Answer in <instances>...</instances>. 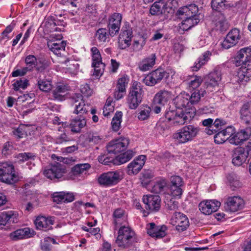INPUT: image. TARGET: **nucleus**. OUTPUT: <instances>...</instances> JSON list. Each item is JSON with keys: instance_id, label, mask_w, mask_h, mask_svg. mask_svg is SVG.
Masks as SVG:
<instances>
[{"instance_id": "4468645a", "label": "nucleus", "mask_w": 251, "mask_h": 251, "mask_svg": "<svg viewBox=\"0 0 251 251\" xmlns=\"http://www.w3.org/2000/svg\"><path fill=\"white\" fill-rule=\"evenodd\" d=\"M143 201L146 205L145 208L151 212L158 211L160 208L161 200L158 195L144 196Z\"/></svg>"}, {"instance_id": "39448f33", "label": "nucleus", "mask_w": 251, "mask_h": 251, "mask_svg": "<svg viewBox=\"0 0 251 251\" xmlns=\"http://www.w3.org/2000/svg\"><path fill=\"white\" fill-rule=\"evenodd\" d=\"M171 223L176 226V229L179 232L186 230L189 226V221L186 215L180 212H175L171 219Z\"/></svg>"}, {"instance_id": "0e129e2a", "label": "nucleus", "mask_w": 251, "mask_h": 251, "mask_svg": "<svg viewBox=\"0 0 251 251\" xmlns=\"http://www.w3.org/2000/svg\"><path fill=\"white\" fill-rule=\"evenodd\" d=\"M133 37L132 30L130 27L129 24H126L123 27L121 30V33H120L119 37Z\"/></svg>"}, {"instance_id": "aec40b11", "label": "nucleus", "mask_w": 251, "mask_h": 251, "mask_svg": "<svg viewBox=\"0 0 251 251\" xmlns=\"http://www.w3.org/2000/svg\"><path fill=\"white\" fill-rule=\"evenodd\" d=\"M146 158L145 155H140L130 163L127 168L128 174L129 175L137 174L144 165Z\"/></svg>"}, {"instance_id": "393cba45", "label": "nucleus", "mask_w": 251, "mask_h": 251, "mask_svg": "<svg viewBox=\"0 0 251 251\" xmlns=\"http://www.w3.org/2000/svg\"><path fill=\"white\" fill-rule=\"evenodd\" d=\"M128 82L127 76H124L118 79L114 95L116 100L122 99L126 92V87Z\"/></svg>"}, {"instance_id": "2f4dec72", "label": "nucleus", "mask_w": 251, "mask_h": 251, "mask_svg": "<svg viewBox=\"0 0 251 251\" xmlns=\"http://www.w3.org/2000/svg\"><path fill=\"white\" fill-rule=\"evenodd\" d=\"M180 28L183 30H188L200 22V17L192 18L184 16Z\"/></svg>"}, {"instance_id": "79ce46f5", "label": "nucleus", "mask_w": 251, "mask_h": 251, "mask_svg": "<svg viewBox=\"0 0 251 251\" xmlns=\"http://www.w3.org/2000/svg\"><path fill=\"white\" fill-rule=\"evenodd\" d=\"M175 101L176 103V107L179 110H182V108H185L190 102L188 97L185 96V95L177 96L175 100Z\"/></svg>"}, {"instance_id": "6e6d98bb", "label": "nucleus", "mask_w": 251, "mask_h": 251, "mask_svg": "<svg viewBox=\"0 0 251 251\" xmlns=\"http://www.w3.org/2000/svg\"><path fill=\"white\" fill-rule=\"evenodd\" d=\"M174 9L167 3L166 5L163 4L161 15L164 16V19H167L174 14Z\"/></svg>"}, {"instance_id": "9d476101", "label": "nucleus", "mask_w": 251, "mask_h": 251, "mask_svg": "<svg viewBox=\"0 0 251 251\" xmlns=\"http://www.w3.org/2000/svg\"><path fill=\"white\" fill-rule=\"evenodd\" d=\"M120 180V174L117 172L103 173L98 178L99 183L103 186L115 185L119 182Z\"/></svg>"}, {"instance_id": "c03bdc74", "label": "nucleus", "mask_w": 251, "mask_h": 251, "mask_svg": "<svg viewBox=\"0 0 251 251\" xmlns=\"http://www.w3.org/2000/svg\"><path fill=\"white\" fill-rule=\"evenodd\" d=\"M153 175L151 171H145L141 174L140 180L143 187H147L151 182V179L153 177Z\"/></svg>"}, {"instance_id": "dca6fc26", "label": "nucleus", "mask_w": 251, "mask_h": 251, "mask_svg": "<svg viewBox=\"0 0 251 251\" xmlns=\"http://www.w3.org/2000/svg\"><path fill=\"white\" fill-rule=\"evenodd\" d=\"M221 205V202L215 200H206L201 202L199 207L200 210L205 215H210L216 211Z\"/></svg>"}, {"instance_id": "b1692460", "label": "nucleus", "mask_w": 251, "mask_h": 251, "mask_svg": "<svg viewBox=\"0 0 251 251\" xmlns=\"http://www.w3.org/2000/svg\"><path fill=\"white\" fill-rule=\"evenodd\" d=\"M248 156V153L243 147L237 148L233 154L232 163L234 165L240 166L246 161Z\"/></svg>"}, {"instance_id": "5701e85b", "label": "nucleus", "mask_w": 251, "mask_h": 251, "mask_svg": "<svg viewBox=\"0 0 251 251\" xmlns=\"http://www.w3.org/2000/svg\"><path fill=\"white\" fill-rule=\"evenodd\" d=\"M53 224L54 220L52 217L38 216L35 221L37 228L45 231L51 229Z\"/></svg>"}, {"instance_id": "0eeeda50", "label": "nucleus", "mask_w": 251, "mask_h": 251, "mask_svg": "<svg viewBox=\"0 0 251 251\" xmlns=\"http://www.w3.org/2000/svg\"><path fill=\"white\" fill-rule=\"evenodd\" d=\"M71 100L73 105L75 106L74 113L82 117L88 112L90 105L85 103L82 95L75 94L72 97Z\"/></svg>"}, {"instance_id": "4c0bfd02", "label": "nucleus", "mask_w": 251, "mask_h": 251, "mask_svg": "<svg viewBox=\"0 0 251 251\" xmlns=\"http://www.w3.org/2000/svg\"><path fill=\"white\" fill-rule=\"evenodd\" d=\"M114 218V224L115 226L120 225L123 224L124 221L126 220V215L125 211L121 208H118L115 210L113 214Z\"/></svg>"}, {"instance_id": "603ef678", "label": "nucleus", "mask_w": 251, "mask_h": 251, "mask_svg": "<svg viewBox=\"0 0 251 251\" xmlns=\"http://www.w3.org/2000/svg\"><path fill=\"white\" fill-rule=\"evenodd\" d=\"M151 112V108L146 105L140 110L138 113V118L141 121L146 120L149 118Z\"/></svg>"}, {"instance_id": "09e8293b", "label": "nucleus", "mask_w": 251, "mask_h": 251, "mask_svg": "<svg viewBox=\"0 0 251 251\" xmlns=\"http://www.w3.org/2000/svg\"><path fill=\"white\" fill-rule=\"evenodd\" d=\"M28 79L22 78L19 80H17L13 84V89L15 91L19 90L20 88L25 89L29 85Z\"/></svg>"}, {"instance_id": "7c9ffc66", "label": "nucleus", "mask_w": 251, "mask_h": 251, "mask_svg": "<svg viewBox=\"0 0 251 251\" xmlns=\"http://www.w3.org/2000/svg\"><path fill=\"white\" fill-rule=\"evenodd\" d=\"M66 42L64 41H57L56 42H50L48 43V46L55 54L61 55V52L65 50Z\"/></svg>"}, {"instance_id": "e2e57ef3", "label": "nucleus", "mask_w": 251, "mask_h": 251, "mask_svg": "<svg viewBox=\"0 0 251 251\" xmlns=\"http://www.w3.org/2000/svg\"><path fill=\"white\" fill-rule=\"evenodd\" d=\"M224 132L221 130L218 131L214 136V141L216 144H220L226 142L228 139L227 137L225 135Z\"/></svg>"}, {"instance_id": "f3484780", "label": "nucleus", "mask_w": 251, "mask_h": 251, "mask_svg": "<svg viewBox=\"0 0 251 251\" xmlns=\"http://www.w3.org/2000/svg\"><path fill=\"white\" fill-rule=\"evenodd\" d=\"M251 58V48L246 47L241 49L234 57V64L236 66L244 67L248 61Z\"/></svg>"}, {"instance_id": "58836bf2", "label": "nucleus", "mask_w": 251, "mask_h": 251, "mask_svg": "<svg viewBox=\"0 0 251 251\" xmlns=\"http://www.w3.org/2000/svg\"><path fill=\"white\" fill-rule=\"evenodd\" d=\"M90 167V165L88 163L77 164L72 168L71 176L72 175L74 176L80 175L84 172L89 169Z\"/></svg>"}, {"instance_id": "ea45409f", "label": "nucleus", "mask_w": 251, "mask_h": 251, "mask_svg": "<svg viewBox=\"0 0 251 251\" xmlns=\"http://www.w3.org/2000/svg\"><path fill=\"white\" fill-rule=\"evenodd\" d=\"M167 182L165 179L161 178L156 181L152 187V192L156 194H160L164 191L167 186Z\"/></svg>"}, {"instance_id": "473e14b6", "label": "nucleus", "mask_w": 251, "mask_h": 251, "mask_svg": "<svg viewBox=\"0 0 251 251\" xmlns=\"http://www.w3.org/2000/svg\"><path fill=\"white\" fill-rule=\"evenodd\" d=\"M206 94L205 90L200 88V89H196L195 90H192L191 94H186L185 96L188 97L190 102L192 104H194L198 103L201 97H204Z\"/></svg>"}, {"instance_id": "338daca9", "label": "nucleus", "mask_w": 251, "mask_h": 251, "mask_svg": "<svg viewBox=\"0 0 251 251\" xmlns=\"http://www.w3.org/2000/svg\"><path fill=\"white\" fill-rule=\"evenodd\" d=\"M158 227L159 226H156L155 224L153 223H150L147 225V226L146 227L147 233L150 236L152 237H154L155 234L157 232Z\"/></svg>"}, {"instance_id": "13d9d810", "label": "nucleus", "mask_w": 251, "mask_h": 251, "mask_svg": "<svg viewBox=\"0 0 251 251\" xmlns=\"http://www.w3.org/2000/svg\"><path fill=\"white\" fill-rule=\"evenodd\" d=\"M25 129L26 127L24 125H20L17 129L13 131V133L18 139L23 138L27 135Z\"/></svg>"}, {"instance_id": "2eb2a0df", "label": "nucleus", "mask_w": 251, "mask_h": 251, "mask_svg": "<svg viewBox=\"0 0 251 251\" xmlns=\"http://www.w3.org/2000/svg\"><path fill=\"white\" fill-rule=\"evenodd\" d=\"M221 79V72L218 71H214L205 77V86L208 91L212 92L214 88L218 86Z\"/></svg>"}, {"instance_id": "4be33fe9", "label": "nucleus", "mask_w": 251, "mask_h": 251, "mask_svg": "<svg viewBox=\"0 0 251 251\" xmlns=\"http://www.w3.org/2000/svg\"><path fill=\"white\" fill-rule=\"evenodd\" d=\"M134 232L129 227L126 226H121L118 231V235L117 237V242L119 244H120V245L124 246L126 245L127 242H124L125 244H123L122 239L124 238H126V240H128L129 241H134Z\"/></svg>"}, {"instance_id": "c756f323", "label": "nucleus", "mask_w": 251, "mask_h": 251, "mask_svg": "<svg viewBox=\"0 0 251 251\" xmlns=\"http://www.w3.org/2000/svg\"><path fill=\"white\" fill-rule=\"evenodd\" d=\"M31 231L33 232V231H31L28 227L19 229L11 232L9 235V237L10 239L13 240H17L25 238H27L31 236V235L32 234Z\"/></svg>"}, {"instance_id": "4d7b16f0", "label": "nucleus", "mask_w": 251, "mask_h": 251, "mask_svg": "<svg viewBox=\"0 0 251 251\" xmlns=\"http://www.w3.org/2000/svg\"><path fill=\"white\" fill-rule=\"evenodd\" d=\"M56 24L55 19L53 16H49L46 19L45 26L48 28V30L51 31L52 30H56Z\"/></svg>"}, {"instance_id": "f704fd0d", "label": "nucleus", "mask_w": 251, "mask_h": 251, "mask_svg": "<svg viewBox=\"0 0 251 251\" xmlns=\"http://www.w3.org/2000/svg\"><path fill=\"white\" fill-rule=\"evenodd\" d=\"M134 155V152L132 150H127L126 152L115 157V165H119L126 163L130 160Z\"/></svg>"}, {"instance_id": "a19ab883", "label": "nucleus", "mask_w": 251, "mask_h": 251, "mask_svg": "<svg viewBox=\"0 0 251 251\" xmlns=\"http://www.w3.org/2000/svg\"><path fill=\"white\" fill-rule=\"evenodd\" d=\"M209 54V51H207L204 53L202 56L200 57L197 61L195 62V65L192 67V70L193 71H198L208 60Z\"/></svg>"}, {"instance_id": "cd10ccee", "label": "nucleus", "mask_w": 251, "mask_h": 251, "mask_svg": "<svg viewBox=\"0 0 251 251\" xmlns=\"http://www.w3.org/2000/svg\"><path fill=\"white\" fill-rule=\"evenodd\" d=\"M52 198L53 201L58 203L60 202H70L75 199V196L73 193L64 192L54 193Z\"/></svg>"}, {"instance_id": "1a4fd4ad", "label": "nucleus", "mask_w": 251, "mask_h": 251, "mask_svg": "<svg viewBox=\"0 0 251 251\" xmlns=\"http://www.w3.org/2000/svg\"><path fill=\"white\" fill-rule=\"evenodd\" d=\"M244 205V201L241 197H229L224 203V208L226 211L235 212L243 209Z\"/></svg>"}, {"instance_id": "c85d7f7f", "label": "nucleus", "mask_w": 251, "mask_h": 251, "mask_svg": "<svg viewBox=\"0 0 251 251\" xmlns=\"http://www.w3.org/2000/svg\"><path fill=\"white\" fill-rule=\"evenodd\" d=\"M211 4L212 9L216 11V12H219L222 10L229 9L236 6V4L229 3L226 0H212Z\"/></svg>"}, {"instance_id": "8fccbe9b", "label": "nucleus", "mask_w": 251, "mask_h": 251, "mask_svg": "<svg viewBox=\"0 0 251 251\" xmlns=\"http://www.w3.org/2000/svg\"><path fill=\"white\" fill-rule=\"evenodd\" d=\"M38 87L43 92H48L51 89L52 86L50 80L39 79L38 80Z\"/></svg>"}, {"instance_id": "680f3d73", "label": "nucleus", "mask_w": 251, "mask_h": 251, "mask_svg": "<svg viewBox=\"0 0 251 251\" xmlns=\"http://www.w3.org/2000/svg\"><path fill=\"white\" fill-rule=\"evenodd\" d=\"M181 110L183 111V116H184L186 122L190 121L195 116V111L193 109L185 108L184 110L182 109Z\"/></svg>"}, {"instance_id": "3c124183", "label": "nucleus", "mask_w": 251, "mask_h": 251, "mask_svg": "<svg viewBox=\"0 0 251 251\" xmlns=\"http://www.w3.org/2000/svg\"><path fill=\"white\" fill-rule=\"evenodd\" d=\"M25 63L27 66L26 68L31 71L37 64V59L33 55H29L25 59Z\"/></svg>"}, {"instance_id": "bb28decb", "label": "nucleus", "mask_w": 251, "mask_h": 251, "mask_svg": "<svg viewBox=\"0 0 251 251\" xmlns=\"http://www.w3.org/2000/svg\"><path fill=\"white\" fill-rule=\"evenodd\" d=\"M86 125V120L84 116H79L72 119L70 124L71 130L74 133H79L81 129Z\"/></svg>"}, {"instance_id": "5fc2aeb1", "label": "nucleus", "mask_w": 251, "mask_h": 251, "mask_svg": "<svg viewBox=\"0 0 251 251\" xmlns=\"http://www.w3.org/2000/svg\"><path fill=\"white\" fill-rule=\"evenodd\" d=\"M17 158L19 162H24L28 160H34L35 155L31 152H24L18 154Z\"/></svg>"}, {"instance_id": "423d86ee", "label": "nucleus", "mask_w": 251, "mask_h": 251, "mask_svg": "<svg viewBox=\"0 0 251 251\" xmlns=\"http://www.w3.org/2000/svg\"><path fill=\"white\" fill-rule=\"evenodd\" d=\"M169 74L161 69L152 71L144 79V82L148 86H152L159 83L163 78H167Z\"/></svg>"}, {"instance_id": "e433bc0d", "label": "nucleus", "mask_w": 251, "mask_h": 251, "mask_svg": "<svg viewBox=\"0 0 251 251\" xmlns=\"http://www.w3.org/2000/svg\"><path fill=\"white\" fill-rule=\"evenodd\" d=\"M156 59L155 54H152L151 56L144 60L140 64L139 68L141 71H146L149 70L155 64Z\"/></svg>"}, {"instance_id": "37998d69", "label": "nucleus", "mask_w": 251, "mask_h": 251, "mask_svg": "<svg viewBox=\"0 0 251 251\" xmlns=\"http://www.w3.org/2000/svg\"><path fill=\"white\" fill-rule=\"evenodd\" d=\"M111 153H108L105 154L100 155L98 157V160L100 163L105 165H110L111 164L115 165V157L110 155Z\"/></svg>"}, {"instance_id": "72a5a7b5", "label": "nucleus", "mask_w": 251, "mask_h": 251, "mask_svg": "<svg viewBox=\"0 0 251 251\" xmlns=\"http://www.w3.org/2000/svg\"><path fill=\"white\" fill-rule=\"evenodd\" d=\"M170 99V95L168 91H161L157 93L153 99L154 104L164 105Z\"/></svg>"}, {"instance_id": "bf43d9fd", "label": "nucleus", "mask_w": 251, "mask_h": 251, "mask_svg": "<svg viewBox=\"0 0 251 251\" xmlns=\"http://www.w3.org/2000/svg\"><path fill=\"white\" fill-rule=\"evenodd\" d=\"M245 141L239 131L233 134V136L229 139V142L232 144L238 145Z\"/></svg>"}, {"instance_id": "a211bd4d", "label": "nucleus", "mask_w": 251, "mask_h": 251, "mask_svg": "<svg viewBox=\"0 0 251 251\" xmlns=\"http://www.w3.org/2000/svg\"><path fill=\"white\" fill-rule=\"evenodd\" d=\"M18 214L17 212L9 210L3 211L0 213V229L8 224L16 223L18 221Z\"/></svg>"}, {"instance_id": "ddd939ff", "label": "nucleus", "mask_w": 251, "mask_h": 251, "mask_svg": "<svg viewBox=\"0 0 251 251\" xmlns=\"http://www.w3.org/2000/svg\"><path fill=\"white\" fill-rule=\"evenodd\" d=\"M176 16L181 19H183L184 16L192 18L200 17L198 7L196 4L192 3L180 7L176 13Z\"/></svg>"}, {"instance_id": "6e6552de", "label": "nucleus", "mask_w": 251, "mask_h": 251, "mask_svg": "<svg viewBox=\"0 0 251 251\" xmlns=\"http://www.w3.org/2000/svg\"><path fill=\"white\" fill-rule=\"evenodd\" d=\"M129 143V139L125 137L112 141L107 146V151L115 154L120 153L126 149Z\"/></svg>"}, {"instance_id": "49530a36", "label": "nucleus", "mask_w": 251, "mask_h": 251, "mask_svg": "<svg viewBox=\"0 0 251 251\" xmlns=\"http://www.w3.org/2000/svg\"><path fill=\"white\" fill-rule=\"evenodd\" d=\"M251 75H248L247 72L244 71V69L242 67L239 69L237 72V75L235 76L236 81L239 84L243 83V82H247L249 80V77Z\"/></svg>"}, {"instance_id": "a18cd8bd", "label": "nucleus", "mask_w": 251, "mask_h": 251, "mask_svg": "<svg viewBox=\"0 0 251 251\" xmlns=\"http://www.w3.org/2000/svg\"><path fill=\"white\" fill-rule=\"evenodd\" d=\"M122 112L121 111H117L115 113L114 117L111 122V125L112 129L117 131L119 129L122 122Z\"/></svg>"}, {"instance_id": "f03ea898", "label": "nucleus", "mask_w": 251, "mask_h": 251, "mask_svg": "<svg viewBox=\"0 0 251 251\" xmlns=\"http://www.w3.org/2000/svg\"><path fill=\"white\" fill-rule=\"evenodd\" d=\"M19 180L14 166L7 162L0 163V180L9 184H13Z\"/></svg>"}, {"instance_id": "052dcab7", "label": "nucleus", "mask_w": 251, "mask_h": 251, "mask_svg": "<svg viewBox=\"0 0 251 251\" xmlns=\"http://www.w3.org/2000/svg\"><path fill=\"white\" fill-rule=\"evenodd\" d=\"M107 36V30L105 28H99L96 33V36L100 42H106Z\"/></svg>"}, {"instance_id": "864d4df0", "label": "nucleus", "mask_w": 251, "mask_h": 251, "mask_svg": "<svg viewBox=\"0 0 251 251\" xmlns=\"http://www.w3.org/2000/svg\"><path fill=\"white\" fill-rule=\"evenodd\" d=\"M163 3L159 2H154L151 7L150 13L152 15H159L162 13Z\"/></svg>"}, {"instance_id": "6ab92c4d", "label": "nucleus", "mask_w": 251, "mask_h": 251, "mask_svg": "<svg viewBox=\"0 0 251 251\" xmlns=\"http://www.w3.org/2000/svg\"><path fill=\"white\" fill-rule=\"evenodd\" d=\"M240 39V31L237 28L231 30L226 35V37L223 42L222 47L228 49L231 47L235 46Z\"/></svg>"}, {"instance_id": "412c9836", "label": "nucleus", "mask_w": 251, "mask_h": 251, "mask_svg": "<svg viewBox=\"0 0 251 251\" xmlns=\"http://www.w3.org/2000/svg\"><path fill=\"white\" fill-rule=\"evenodd\" d=\"M212 21L214 23L217 30L221 32L226 31L229 27V25L224 14L219 12H214Z\"/></svg>"}, {"instance_id": "7ed1b4c3", "label": "nucleus", "mask_w": 251, "mask_h": 251, "mask_svg": "<svg viewBox=\"0 0 251 251\" xmlns=\"http://www.w3.org/2000/svg\"><path fill=\"white\" fill-rule=\"evenodd\" d=\"M144 95V91L141 84L137 82H134L130 88L127 97V103L129 107L131 109H135L141 103Z\"/></svg>"}, {"instance_id": "c9c22d12", "label": "nucleus", "mask_w": 251, "mask_h": 251, "mask_svg": "<svg viewBox=\"0 0 251 251\" xmlns=\"http://www.w3.org/2000/svg\"><path fill=\"white\" fill-rule=\"evenodd\" d=\"M226 125V122L225 121L219 118L216 119L214 122L213 121L212 128H207L205 130V132L208 135H212L221 130L223 128V126Z\"/></svg>"}, {"instance_id": "de8ad7c7", "label": "nucleus", "mask_w": 251, "mask_h": 251, "mask_svg": "<svg viewBox=\"0 0 251 251\" xmlns=\"http://www.w3.org/2000/svg\"><path fill=\"white\" fill-rule=\"evenodd\" d=\"M230 188L232 191H235L237 188L240 187V181L234 174H230L227 176Z\"/></svg>"}, {"instance_id": "9b49d317", "label": "nucleus", "mask_w": 251, "mask_h": 251, "mask_svg": "<svg viewBox=\"0 0 251 251\" xmlns=\"http://www.w3.org/2000/svg\"><path fill=\"white\" fill-rule=\"evenodd\" d=\"M93 63L92 67L94 68V75L96 76L101 75L103 72L105 64L101 61V57L100 52L96 47L92 48Z\"/></svg>"}, {"instance_id": "a878e982", "label": "nucleus", "mask_w": 251, "mask_h": 251, "mask_svg": "<svg viewBox=\"0 0 251 251\" xmlns=\"http://www.w3.org/2000/svg\"><path fill=\"white\" fill-rule=\"evenodd\" d=\"M241 120L248 125H251V100L245 103L240 109Z\"/></svg>"}, {"instance_id": "f257e3e1", "label": "nucleus", "mask_w": 251, "mask_h": 251, "mask_svg": "<svg viewBox=\"0 0 251 251\" xmlns=\"http://www.w3.org/2000/svg\"><path fill=\"white\" fill-rule=\"evenodd\" d=\"M55 157L56 159L59 162H55L47 166L44 171V176L51 180L59 179L62 177L64 174L66 173V168L64 164H70L74 161L73 157H63L55 156L52 155V157Z\"/></svg>"}, {"instance_id": "f8f14e48", "label": "nucleus", "mask_w": 251, "mask_h": 251, "mask_svg": "<svg viewBox=\"0 0 251 251\" xmlns=\"http://www.w3.org/2000/svg\"><path fill=\"white\" fill-rule=\"evenodd\" d=\"M122 15L119 13H114L109 18L108 28L109 34L111 37H113L119 32Z\"/></svg>"}, {"instance_id": "20e7f679", "label": "nucleus", "mask_w": 251, "mask_h": 251, "mask_svg": "<svg viewBox=\"0 0 251 251\" xmlns=\"http://www.w3.org/2000/svg\"><path fill=\"white\" fill-rule=\"evenodd\" d=\"M199 129L193 125L183 127L173 135V138L179 143H185L192 140L198 134Z\"/></svg>"}, {"instance_id": "69168bd1", "label": "nucleus", "mask_w": 251, "mask_h": 251, "mask_svg": "<svg viewBox=\"0 0 251 251\" xmlns=\"http://www.w3.org/2000/svg\"><path fill=\"white\" fill-rule=\"evenodd\" d=\"M202 81V79L200 76H196L195 79L192 80L189 83V87L192 90L199 89L198 87L200 86Z\"/></svg>"}, {"instance_id": "774afa93", "label": "nucleus", "mask_w": 251, "mask_h": 251, "mask_svg": "<svg viewBox=\"0 0 251 251\" xmlns=\"http://www.w3.org/2000/svg\"><path fill=\"white\" fill-rule=\"evenodd\" d=\"M80 90L82 94L86 97L91 96L93 93V90L87 83L81 85L80 86Z\"/></svg>"}]
</instances>
